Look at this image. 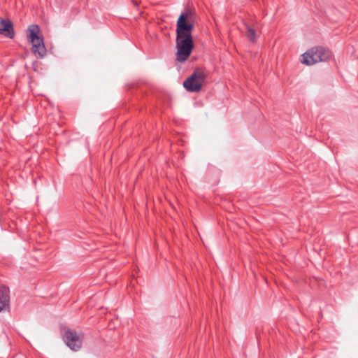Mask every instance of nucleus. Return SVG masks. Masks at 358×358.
Here are the masks:
<instances>
[{
	"instance_id": "f257e3e1",
	"label": "nucleus",
	"mask_w": 358,
	"mask_h": 358,
	"mask_svg": "<svg viewBox=\"0 0 358 358\" xmlns=\"http://www.w3.org/2000/svg\"><path fill=\"white\" fill-rule=\"evenodd\" d=\"M193 29L192 14L190 11L186 10L180 14L176 24V59L180 62H185L193 50Z\"/></svg>"
},
{
	"instance_id": "f03ea898",
	"label": "nucleus",
	"mask_w": 358,
	"mask_h": 358,
	"mask_svg": "<svg viewBox=\"0 0 358 358\" xmlns=\"http://www.w3.org/2000/svg\"><path fill=\"white\" fill-rule=\"evenodd\" d=\"M39 27L36 24L30 25L27 29V38L32 45V52L38 58H43L46 54V48L44 45L43 38L38 36Z\"/></svg>"
},
{
	"instance_id": "7ed1b4c3",
	"label": "nucleus",
	"mask_w": 358,
	"mask_h": 358,
	"mask_svg": "<svg viewBox=\"0 0 358 358\" xmlns=\"http://www.w3.org/2000/svg\"><path fill=\"white\" fill-rule=\"evenodd\" d=\"M332 57L331 52L322 47H315L302 55L301 62L306 65H313L317 62H327Z\"/></svg>"
},
{
	"instance_id": "20e7f679",
	"label": "nucleus",
	"mask_w": 358,
	"mask_h": 358,
	"mask_svg": "<svg viewBox=\"0 0 358 358\" xmlns=\"http://www.w3.org/2000/svg\"><path fill=\"white\" fill-rule=\"evenodd\" d=\"M206 75L201 69L195 70L183 83L184 87L190 92H199L206 80Z\"/></svg>"
},
{
	"instance_id": "39448f33",
	"label": "nucleus",
	"mask_w": 358,
	"mask_h": 358,
	"mask_svg": "<svg viewBox=\"0 0 358 358\" xmlns=\"http://www.w3.org/2000/svg\"><path fill=\"white\" fill-rule=\"evenodd\" d=\"M84 334L73 329H67L64 334V341L67 346L73 351H78L83 345Z\"/></svg>"
},
{
	"instance_id": "423d86ee",
	"label": "nucleus",
	"mask_w": 358,
	"mask_h": 358,
	"mask_svg": "<svg viewBox=\"0 0 358 358\" xmlns=\"http://www.w3.org/2000/svg\"><path fill=\"white\" fill-rule=\"evenodd\" d=\"M0 34L9 38H14L15 32L10 20L0 18Z\"/></svg>"
},
{
	"instance_id": "0eeeda50",
	"label": "nucleus",
	"mask_w": 358,
	"mask_h": 358,
	"mask_svg": "<svg viewBox=\"0 0 358 358\" xmlns=\"http://www.w3.org/2000/svg\"><path fill=\"white\" fill-rule=\"evenodd\" d=\"M9 289L6 287H0V312L9 310Z\"/></svg>"
},
{
	"instance_id": "6e6552de",
	"label": "nucleus",
	"mask_w": 358,
	"mask_h": 358,
	"mask_svg": "<svg viewBox=\"0 0 358 358\" xmlns=\"http://www.w3.org/2000/svg\"><path fill=\"white\" fill-rule=\"evenodd\" d=\"M245 27L246 29L245 36L249 38L250 41L255 42L257 38L255 29L248 24H245Z\"/></svg>"
}]
</instances>
